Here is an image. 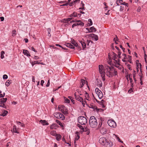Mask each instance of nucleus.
I'll use <instances>...</instances> for the list:
<instances>
[{"label":"nucleus","mask_w":147,"mask_h":147,"mask_svg":"<svg viewBox=\"0 0 147 147\" xmlns=\"http://www.w3.org/2000/svg\"><path fill=\"white\" fill-rule=\"evenodd\" d=\"M122 55L124 56L123 58L125 59H127V57L126 56V55L125 54H123Z\"/></svg>","instance_id":"864d4df0"},{"label":"nucleus","mask_w":147,"mask_h":147,"mask_svg":"<svg viewBox=\"0 0 147 147\" xmlns=\"http://www.w3.org/2000/svg\"><path fill=\"white\" fill-rule=\"evenodd\" d=\"M11 82H10V81L9 80H7L5 83L6 86H9V85H10V84L11 83Z\"/></svg>","instance_id":"f704fd0d"},{"label":"nucleus","mask_w":147,"mask_h":147,"mask_svg":"<svg viewBox=\"0 0 147 147\" xmlns=\"http://www.w3.org/2000/svg\"><path fill=\"white\" fill-rule=\"evenodd\" d=\"M40 122L43 125H49V123L45 120H41L40 121Z\"/></svg>","instance_id":"2eb2a0df"},{"label":"nucleus","mask_w":147,"mask_h":147,"mask_svg":"<svg viewBox=\"0 0 147 147\" xmlns=\"http://www.w3.org/2000/svg\"><path fill=\"white\" fill-rule=\"evenodd\" d=\"M131 56L129 55H128L127 57V58L128 59V60H130L131 59Z\"/></svg>","instance_id":"69168bd1"},{"label":"nucleus","mask_w":147,"mask_h":147,"mask_svg":"<svg viewBox=\"0 0 147 147\" xmlns=\"http://www.w3.org/2000/svg\"><path fill=\"white\" fill-rule=\"evenodd\" d=\"M54 116L57 119L62 118V119L63 120L65 119V117L64 115L59 113H54Z\"/></svg>","instance_id":"6e6552de"},{"label":"nucleus","mask_w":147,"mask_h":147,"mask_svg":"<svg viewBox=\"0 0 147 147\" xmlns=\"http://www.w3.org/2000/svg\"><path fill=\"white\" fill-rule=\"evenodd\" d=\"M77 22H78L79 25H81L82 26L84 25V23L82 22L81 21L78 20Z\"/></svg>","instance_id":"473e14b6"},{"label":"nucleus","mask_w":147,"mask_h":147,"mask_svg":"<svg viewBox=\"0 0 147 147\" xmlns=\"http://www.w3.org/2000/svg\"><path fill=\"white\" fill-rule=\"evenodd\" d=\"M113 145V143L112 142H111L110 141H106V142L105 144L104 145H105L106 147H110L112 146Z\"/></svg>","instance_id":"9d476101"},{"label":"nucleus","mask_w":147,"mask_h":147,"mask_svg":"<svg viewBox=\"0 0 147 147\" xmlns=\"http://www.w3.org/2000/svg\"><path fill=\"white\" fill-rule=\"evenodd\" d=\"M7 100V98H3L0 99V102L5 103Z\"/></svg>","instance_id":"5701e85b"},{"label":"nucleus","mask_w":147,"mask_h":147,"mask_svg":"<svg viewBox=\"0 0 147 147\" xmlns=\"http://www.w3.org/2000/svg\"><path fill=\"white\" fill-rule=\"evenodd\" d=\"M84 131L86 132V134L87 135H89L90 133V129L88 127H86L85 129L84 128Z\"/></svg>","instance_id":"aec40b11"},{"label":"nucleus","mask_w":147,"mask_h":147,"mask_svg":"<svg viewBox=\"0 0 147 147\" xmlns=\"http://www.w3.org/2000/svg\"><path fill=\"white\" fill-rule=\"evenodd\" d=\"M81 82L82 83V85L80 86L81 88H82L85 84V81L84 80L82 79L81 80Z\"/></svg>","instance_id":"7c9ffc66"},{"label":"nucleus","mask_w":147,"mask_h":147,"mask_svg":"<svg viewBox=\"0 0 147 147\" xmlns=\"http://www.w3.org/2000/svg\"><path fill=\"white\" fill-rule=\"evenodd\" d=\"M100 91V90L98 88H96L95 89V92L96 94H97Z\"/></svg>","instance_id":"a19ab883"},{"label":"nucleus","mask_w":147,"mask_h":147,"mask_svg":"<svg viewBox=\"0 0 147 147\" xmlns=\"http://www.w3.org/2000/svg\"><path fill=\"white\" fill-rule=\"evenodd\" d=\"M141 9V7H139L137 9V11L138 12H140Z\"/></svg>","instance_id":"6e6d98bb"},{"label":"nucleus","mask_w":147,"mask_h":147,"mask_svg":"<svg viewBox=\"0 0 147 147\" xmlns=\"http://www.w3.org/2000/svg\"><path fill=\"white\" fill-rule=\"evenodd\" d=\"M80 138V136L79 135H78V134H77V136L76 137L75 139V141H74V144H75L76 142V140H78Z\"/></svg>","instance_id":"ea45409f"},{"label":"nucleus","mask_w":147,"mask_h":147,"mask_svg":"<svg viewBox=\"0 0 147 147\" xmlns=\"http://www.w3.org/2000/svg\"><path fill=\"white\" fill-rule=\"evenodd\" d=\"M56 136V139L57 140L59 141L61 138V136L60 134H57Z\"/></svg>","instance_id":"393cba45"},{"label":"nucleus","mask_w":147,"mask_h":147,"mask_svg":"<svg viewBox=\"0 0 147 147\" xmlns=\"http://www.w3.org/2000/svg\"><path fill=\"white\" fill-rule=\"evenodd\" d=\"M5 54V52L3 51H2L1 52V57L2 59H3L4 58V55Z\"/></svg>","instance_id":"2f4dec72"},{"label":"nucleus","mask_w":147,"mask_h":147,"mask_svg":"<svg viewBox=\"0 0 147 147\" xmlns=\"http://www.w3.org/2000/svg\"><path fill=\"white\" fill-rule=\"evenodd\" d=\"M85 99L86 100H88V101H90L91 100V98L89 97V96L88 94L86 92V93L85 94Z\"/></svg>","instance_id":"4468645a"},{"label":"nucleus","mask_w":147,"mask_h":147,"mask_svg":"<svg viewBox=\"0 0 147 147\" xmlns=\"http://www.w3.org/2000/svg\"><path fill=\"white\" fill-rule=\"evenodd\" d=\"M0 19L1 20V21H3L4 19V18L3 17H0Z\"/></svg>","instance_id":"e2e57ef3"},{"label":"nucleus","mask_w":147,"mask_h":147,"mask_svg":"<svg viewBox=\"0 0 147 147\" xmlns=\"http://www.w3.org/2000/svg\"><path fill=\"white\" fill-rule=\"evenodd\" d=\"M61 22H63V23L66 22V19H63L62 20H61Z\"/></svg>","instance_id":"774afa93"},{"label":"nucleus","mask_w":147,"mask_h":147,"mask_svg":"<svg viewBox=\"0 0 147 147\" xmlns=\"http://www.w3.org/2000/svg\"><path fill=\"white\" fill-rule=\"evenodd\" d=\"M78 121L82 125H85L87 123V120L84 116H80L78 117Z\"/></svg>","instance_id":"7ed1b4c3"},{"label":"nucleus","mask_w":147,"mask_h":147,"mask_svg":"<svg viewBox=\"0 0 147 147\" xmlns=\"http://www.w3.org/2000/svg\"><path fill=\"white\" fill-rule=\"evenodd\" d=\"M113 60H114L113 62L115 63V64L119 63V62L120 61L119 59H118L117 60L114 59Z\"/></svg>","instance_id":"4c0bfd02"},{"label":"nucleus","mask_w":147,"mask_h":147,"mask_svg":"<svg viewBox=\"0 0 147 147\" xmlns=\"http://www.w3.org/2000/svg\"><path fill=\"white\" fill-rule=\"evenodd\" d=\"M8 111H7L4 110L2 111V113L0 114V115L3 116H5L7 115Z\"/></svg>","instance_id":"a211bd4d"},{"label":"nucleus","mask_w":147,"mask_h":147,"mask_svg":"<svg viewBox=\"0 0 147 147\" xmlns=\"http://www.w3.org/2000/svg\"><path fill=\"white\" fill-rule=\"evenodd\" d=\"M23 53L25 55H26L27 56H30L29 52L27 50H23Z\"/></svg>","instance_id":"f3484780"},{"label":"nucleus","mask_w":147,"mask_h":147,"mask_svg":"<svg viewBox=\"0 0 147 147\" xmlns=\"http://www.w3.org/2000/svg\"><path fill=\"white\" fill-rule=\"evenodd\" d=\"M58 109L59 111H61L64 114H66L67 111L66 108L63 105H59L58 107Z\"/></svg>","instance_id":"423d86ee"},{"label":"nucleus","mask_w":147,"mask_h":147,"mask_svg":"<svg viewBox=\"0 0 147 147\" xmlns=\"http://www.w3.org/2000/svg\"><path fill=\"white\" fill-rule=\"evenodd\" d=\"M107 139L105 138H100L99 140V142L102 145H104L105 142L107 141Z\"/></svg>","instance_id":"1a4fd4ad"},{"label":"nucleus","mask_w":147,"mask_h":147,"mask_svg":"<svg viewBox=\"0 0 147 147\" xmlns=\"http://www.w3.org/2000/svg\"><path fill=\"white\" fill-rule=\"evenodd\" d=\"M90 30L91 32H93V31L95 32L96 31V29L94 26L90 28Z\"/></svg>","instance_id":"bb28decb"},{"label":"nucleus","mask_w":147,"mask_h":147,"mask_svg":"<svg viewBox=\"0 0 147 147\" xmlns=\"http://www.w3.org/2000/svg\"><path fill=\"white\" fill-rule=\"evenodd\" d=\"M123 1L122 0H118L116 1V3H120L121 4H122L123 3Z\"/></svg>","instance_id":"58836bf2"},{"label":"nucleus","mask_w":147,"mask_h":147,"mask_svg":"<svg viewBox=\"0 0 147 147\" xmlns=\"http://www.w3.org/2000/svg\"><path fill=\"white\" fill-rule=\"evenodd\" d=\"M113 54L114 55L113 58V60L116 59L117 58V55L113 52Z\"/></svg>","instance_id":"e433bc0d"},{"label":"nucleus","mask_w":147,"mask_h":147,"mask_svg":"<svg viewBox=\"0 0 147 147\" xmlns=\"http://www.w3.org/2000/svg\"><path fill=\"white\" fill-rule=\"evenodd\" d=\"M115 36L116 37L115 38L113 39V40L115 41V42H116V41H118V38L117 36L116 35Z\"/></svg>","instance_id":"603ef678"},{"label":"nucleus","mask_w":147,"mask_h":147,"mask_svg":"<svg viewBox=\"0 0 147 147\" xmlns=\"http://www.w3.org/2000/svg\"><path fill=\"white\" fill-rule=\"evenodd\" d=\"M65 45L67 47L70 48L71 49H74V46L71 45V43H66L65 44Z\"/></svg>","instance_id":"dca6fc26"},{"label":"nucleus","mask_w":147,"mask_h":147,"mask_svg":"<svg viewBox=\"0 0 147 147\" xmlns=\"http://www.w3.org/2000/svg\"><path fill=\"white\" fill-rule=\"evenodd\" d=\"M5 95V93H4L3 94H0V98L3 97H4Z\"/></svg>","instance_id":"8fccbe9b"},{"label":"nucleus","mask_w":147,"mask_h":147,"mask_svg":"<svg viewBox=\"0 0 147 147\" xmlns=\"http://www.w3.org/2000/svg\"><path fill=\"white\" fill-rule=\"evenodd\" d=\"M105 74L109 77H111L113 76L117 75V71L113 67L109 66L107 65H105Z\"/></svg>","instance_id":"f257e3e1"},{"label":"nucleus","mask_w":147,"mask_h":147,"mask_svg":"<svg viewBox=\"0 0 147 147\" xmlns=\"http://www.w3.org/2000/svg\"><path fill=\"white\" fill-rule=\"evenodd\" d=\"M64 98L65 99V102L67 103H69L70 102L69 100L66 98L65 97H64Z\"/></svg>","instance_id":"c9c22d12"},{"label":"nucleus","mask_w":147,"mask_h":147,"mask_svg":"<svg viewBox=\"0 0 147 147\" xmlns=\"http://www.w3.org/2000/svg\"><path fill=\"white\" fill-rule=\"evenodd\" d=\"M88 21L89 22H90V23H89V26H91L92 24V21L91 19H89L88 20Z\"/></svg>","instance_id":"37998d69"},{"label":"nucleus","mask_w":147,"mask_h":147,"mask_svg":"<svg viewBox=\"0 0 147 147\" xmlns=\"http://www.w3.org/2000/svg\"><path fill=\"white\" fill-rule=\"evenodd\" d=\"M86 29L87 30V31L86 32V33H88V32L90 33L91 32V31H90V29H89V28H86Z\"/></svg>","instance_id":"5fc2aeb1"},{"label":"nucleus","mask_w":147,"mask_h":147,"mask_svg":"<svg viewBox=\"0 0 147 147\" xmlns=\"http://www.w3.org/2000/svg\"><path fill=\"white\" fill-rule=\"evenodd\" d=\"M122 5H126V6L128 7V4L127 3H126L125 2H123V3H122Z\"/></svg>","instance_id":"13d9d810"},{"label":"nucleus","mask_w":147,"mask_h":147,"mask_svg":"<svg viewBox=\"0 0 147 147\" xmlns=\"http://www.w3.org/2000/svg\"><path fill=\"white\" fill-rule=\"evenodd\" d=\"M50 85V80H49L48 81L46 85L47 87H48Z\"/></svg>","instance_id":"4d7b16f0"},{"label":"nucleus","mask_w":147,"mask_h":147,"mask_svg":"<svg viewBox=\"0 0 147 147\" xmlns=\"http://www.w3.org/2000/svg\"><path fill=\"white\" fill-rule=\"evenodd\" d=\"M75 99L80 102H84V99L82 97H81L78 95L77 97H76Z\"/></svg>","instance_id":"ddd939ff"},{"label":"nucleus","mask_w":147,"mask_h":147,"mask_svg":"<svg viewBox=\"0 0 147 147\" xmlns=\"http://www.w3.org/2000/svg\"><path fill=\"white\" fill-rule=\"evenodd\" d=\"M97 85L98 86L100 87H102V82L100 80H98V81Z\"/></svg>","instance_id":"cd10ccee"},{"label":"nucleus","mask_w":147,"mask_h":147,"mask_svg":"<svg viewBox=\"0 0 147 147\" xmlns=\"http://www.w3.org/2000/svg\"><path fill=\"white\" fill-rule=\"evenodd\" d=\"M12 36H14L16 34V32L15 30H13L12 32Z\"/></svg>","instance_id":"a18cd8bd"},{"label":"nucleus","mask_w":147,"mask_h":147,"mask_svg":"<svg viewBox=\"0 0 147 147\" xmlns=\"http://www.w3.org/2000/svg\"><path fill=\"white\" fill-rule=\"evenodd\" d=\"M51 134L53 136H57V134L56 133V131H53L51 132Z\"/></svg>","instance_id":"c85d7f7f"},{"label":"nucleus","mask_w":147,"mask_h":147,"mask_svg":"<svg viewBox=\"0 0 147 147\" xmlns=\"http://www.w3.org/2000/svg\"><path fill=\"white\" fill-rule=\"evenodd\" d=\"M97 94L99 99H101L103 97V94L102 93V92L100 90L99 91V92Z\"/></svg>","instance_id":"6ab92c4d"},{"label":"nucleus","mask_w":147,"mask_h":147,"mask_svg":"<svg viewBox=\"0 0 147 147\" xmlns=\"http://www.w3.org/2000/svg\"><path fill=\"white\" fill-rule=\"evenodd\" d=\"M74 3V2H72L71 3H70L69 5V6H72L73 5Z\"/></svg>","instance_id":"0e129e2a"},{"label":"nucleus","mask_w":147,"mask_h":147,"mask_svg":"<svg viewBox=\"0 0 147 147\" xmlns=\"http://www.w3.org/2000/svg\"><path fill=\"white\" fill-rule=\"evenodd\" d=\"M107 123L110 127L113 128H115L117 126L115 122L114 121L112 120H108L107 122Z\"/></svg>","instance_id":"0eeeda50"},{"label":"nucleus","mask_w":147,"mask_h":147,"mask_svg":"<svg viewBox=\"0 0 147 147\" xmlns=\"http://www.w3.org/2000/svg\"><path fill=\"white\" fill-rule=\"evenodd\" d=\"M71 43L75 47H77L78 46V43L75 41L74 39L71 40Z\"/></svg>","instance_id":"4be33fe9"},{"label":"nucleus","mask_w":147,"mask_h":147,"mask_svg":"<svg viewBox=\"0 0 147 147\" xmlns=\"http://www.w3.org/2000/svg\"><path fill=\"white\" fill-rule=\"evenodd\" d=\"M0 107L5 109L6 108V106L5 105V104L1 102H0Z\"/></svg>","instance_id":"c756f323"},{"label":"nucleus","mask_w":147,"mask_h":147,"mask_svg":"<svg viewBox=\"0 0 147 147\" xmlns=\"http://www.w3.org/2000/svg\"><path fill=\"white\" fill-rule=\"evenodd\" d=\"M98 67L99 71L101 77L105 76V67L104 68L103 66L102 65H99Z\"/></svg>","instance_id":"39448f33"},{"label":"nucleus","mask_w":147,"mask_h":147,"mask_svg":"<svg viewBox=\"0 0 147 147\" xmlns=\"http://www.w3.org/2000/svg\"><path fill=\"white\" fill-rule=\"evenodd\" d=\"M44 82V80H41V82H40V84L42 86H43V84Z\"/></svg>","instance_id":"052dcab7"},{"label":"nucleus","mask_w":147,"mask_h":147,"mask_svg":"<svg viewBox=\"0 0 147 147\" xmlns=\"http://www.w3.org/2000/svg\"><path fill=\"white\" fill-rule=\"evenodd\" d=\"M77 126L80 128L81 130V131L82 132H83L84 130V128L82 126L79 124L77 125Z\"/></svg>","instance_id":"b1692460"},{"label":"nucleus","mask_w":147,"mask_h":147,"mask_svg":"<svg viewBox=\"0 0 147 147\" xmlns=\"http://www.w3.org/2000/svg\"><path fill=\"white\" fill-rule=\"evenodd\" d=\"M115 67H116L118 68L119 69H120V67L119 66V63H117L116 64H115L114 65Z\"/></svg>","instance_id":"79ce46f5"},{"label":"nucleus","mask_w":147,"mask_h":147,"mask_svg":"<svg viewBox=\"0 0 147 147\" xmlns=\"http://www.w3.org/2000/svg\"><path fill=\"white\" fill-rule=\"evenodd\" d=\"M114 135L116 137V138H117V139L119 141V142H121V140L120 139V138H119L118 137H117V136L115 135V134H114Z\"/></svg>","instance_id":"49530a36"},{"label":"nucleus","mask_w":147,"mask_h":147,"mask_svg":"<svg viewBox=\"0 0 147 147\" xmlns=\"http://www.w3.org/2000/svg\"><path fill=\"white\" fill-rule=\"evenodd\" d=\"M56 122L57 124H58L59 125H60L61 126H63L62 124L59 120H57L56 121Z\"/></svg>","instance_id":"72a5a7b5"},{"label":"nucleus","mask_w":147,"mask_h":147,"mask_svg":"<svg viewBox=\"0 0 147 147\" xmlns=\"http://www.w3.org/2000/svg\"><path fill=\"white\" fill-rule=\"evenodd\" d=\"M89 123L92 128H95L97 125V122L96 118L94 116H91L90 119Z\"/></svg>","instance_id":"f03ea898"},{"label":"nucleus","mask_w":147,"mask_h":147,"mask_svg":"<svg viewBox=\"0 0 147 147\" xmlns=\"http://www.w3.org/2000/svg\"><path fill=\"white\" fill-rule=\"evenodd\" d=\"M88 36L90 37H91L92 38H94L95 40L96 41L98 39V36L94 34H90L88 35Z\"/></svg>","instance_id":"9b49d317"},{"label":"nucleus","mask_w":147,"mask_h":147,"mask_svg":"<svg viewBox=\"0 0 147 147\" xmlns=\"http://www.w3.org/2000/svg\"><path fill=\"white\" fill-rule=\"evenodd\" d=\"M12 104L14 105H16L17 104V102L16 101H13L12 102Z\"/></svg>","instance_id":"338daca9"},{"label":"nucleus","mask_w":147,"mask_h":147,"mask_svg":"<svg viewBox=\"0 0 147 147\" xmlns=\"http://www.w3.org/2000/svg\"><path fill=\"white\" fill-rule=\"evenodd\" d=\"M80 42L81 44L83 49H84L86 47V44L82 41H80Z\"/></svg>","instance_id":"412c9836"},{"label":"nucleus","mask_w":147,"mask_h":147,"mask_svg":"<svg viewBox=\"0 0 147 147\" xmlns=\"http://www.w3.org/2000/svg\"><path fill=\"white\" fill-rule=\"evenodd\" d=\"M72 14L74 17H77V14H76V13H75V12H74Z\"/></svg>","instance_id":"680f3d73"},{"label":"nucleus","mask_w":147,"mask_h":147,"mask_svg":"<svg viewBox=\"0 0 147 147\" xmlns=\"http://www.w3.org/2000/svg\"><path fill=\"white\" fill-rule=\"evenodd\" d=\"M58 126L55 123H53L50 126V128L51 129H56Z\"/></svg>","instance_id":"f8f14e48"},{"label":"nucleus","mask_w":147,"mask_h":147,"mask_svg":"<svg viewBox=\"0 0 147 147\" xmlns=\"http://www.w3.org/2000/svg\"><path fill=\"white\" fill-rule=\"evenodd\" d=\"M98 127L100 129V132L101 134H105L107 133V130L105 125L101 124V125L99 124Z\"/></svg>","instance_id":"20e7f679"},{"label":"nucleus","mask_w":147,"mask_h":147,"mask_svg":"<svg viewBox=\"0 0 147 147\" xmlns=\"http://www.w3.org/2000/svg\"><path fill=\"white\" fill-rule=\"evenodd\" d=\"M8 78L7 76L6 75H4L3 76V78L4 79H7Z\"/></svg>","instance_id":"de8ad7c7"},{"label":"nucleus","mask_w":147,"mask_h":147,"mask_svg":"<svg viewBox=\"0 0 147 147\" xmlns=\"http://www.w3.org/2000/svg\"><path fill=\"white\" fill-rule=\"evenodd\" d=\"M13 131L16 133L18 134L19 133V132L17 131V130L16 128V126L15 125H14L13 127Z\"/></svg>","instance_id":"a878e982"},{"label":"nucleus","mask_w":147,"mask_h":147,"mask_svg":"<svg viewBox=\"0 0 147 147\" xmlns=\"http://www.w3.org/2000/svg\"><path fill=\"white\" fill-rule=\"evenodd\" d=\"M72 18H69L66 19V22H68L72 19Z\"/></svg>","instance_id":"09e8293b"},{"label":"nucleus","mask_w":147,"mask_h":147,"mask_svg":"<svg viewBox=\"0 0 147 147\" xmlns=\"http://www.w3.org/2000/svg\"><path fill=\"white\" fill-rule=\"evenodd\" d=\"M133 89L132 88H130L129 90L128 91V92L130 94L133 91Z\"/></svg>","instance_id":"c03bdc74"},{"label":"nucleus","mask_w":147,"mask_h":147,"mask_svg":"<svg viewBox=\"0 0 147 147\" xmlns=\"http://www.w3.org/2000/svg\"><path fill=\"white\" fill-rule=\"evenodd\" d=\"M129 80L130 81V83H131L132 82H133V80L132 78H130V75H129Z\"/></svg>","instance_id":"3c124183"},{"label":"nucleus","mask_w":147,"mask_h":147,"mask_svg":"<svg viewBox=\"0 0 147 147\" xmlns=\"http://www.w3.org/2000/svg\"><path fill=\"white\" fill-rule=\"evenodd\" d=\"M69 4V3H67L65 4H63V5H61V6H67Z\"/></svg>","instance_id":"bf43d9fd"}]
</instances>
